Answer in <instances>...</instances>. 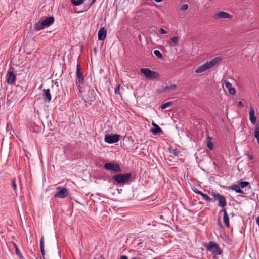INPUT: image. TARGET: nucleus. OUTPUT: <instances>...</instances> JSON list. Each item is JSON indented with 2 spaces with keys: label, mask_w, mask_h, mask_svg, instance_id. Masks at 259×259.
<instances>
[{
  "label": "nucleus",
  "mask_w": 259,
  "mask_h": 259,
  "mask_svg": "<svg viewBox=\"0 0 259 259\" xmlns=\"http://www.w3.org/2000/svg\"><path fill=\"white\" fill-rule=\"evenodd\" d=\"M131 177V173L118 174L113 176L112 179L117 184L122 185L127 183Z\"/></svg>",
  "instance_id": "nucleus-1"
},
{
  "label": "nucleus",
  "mask_w": 259,
  "mask_h": 259,
  "mask_svg": "<svg viewBox=\"0 0 259 259\" xmlns=\"http://www.w3.org/2000/svg\"><path fill=\"white\" fill-rule=\"evenodd\" d=\"M204 246L206 248L208 251L214 255H221L223 253L219 245L214 242L210 241L208 244L205 243Z\"/></svg>",
  "instance_id": "nucleus-2"
},
{
  "label": "nucleus",
  "mask_w": 259,
  "mask_h": 259,
  "mask_svg": "<svg viewBox=\"0 0 259 259\" xmlns=\"http://www.w3.org/2000/svg\"><path fill=\"white\" fill-rule=\"evenodd\" d=\"M83 72V70L80 67L79 64H77L76 66L75 83L80 92H81V89L82 88L84 81Z\"/></svg>",
  "instance_id": "nucleus-3"
},
{
  "label": "nucleus",
  "mask_w": 259,
  "mask_h": 259,
  "mask_svg": "<svg viewBox=\"0 0 259 259\" xmlns=\"http://www.w3.org/2000/svg\"><path fill=\"white\" fill-rule=\"evenodd\" d=\"M211 195L213 197L214 201H218V206L221 207L222 209H225V207L227 205V202L225 196L215 191H212Z\"/></svg>",
  "instance_id": "nucleus-4"
},
{
  "label": "nucleus",
  "mask_w": 259,
  "mask_h": 259,
  "mask_svg": "<svg viewBox=\"0 0 259 259\" xmlns=\"http://www.w3.org/2000/svg\"><path fill=\"white\" fill-rule=\"evenodd\" d=\"M140 72L146 77L150 79H154L160 76V75L158 72L151 71L148 68H142L140 69Z\"/></svg>",
  "instance_id": "nucleus-5"
},
{
  "label": "nucleus",
  "mask_w": 259,
  "mask_h": 259,
  "mask_svg": "<svg viewBox=\"0 0 259 259\" xmlns=\"http://www.w3.org/2000/svg\"><path fill=\"white\" fill-rule=\"evenodd\" d=\"M103 167L107 170L111 171L115 173H118L121 171V169L118 163L114 162L105 163Z\"/></svg>",
  "instance_id": "nucleus-6"
},
{
  "label": "nucleus",
  "mask_w": 259,
  "mask_h": 259,
  "mask_svg": "<svg viewBox=\"0 0 259 259\" xmlns=\"http://www.w3.org/2000/svg\"><path fill=\"white\" fill-rule=\"evenodd\" d=\"M56 190L58 191L54 196L55 198L63 199L67 197L69 195V191L66 188L58 186L56 188Z\"/></svg>",
  "instance_id": "nucleus-7"
},
{
  "label": "nucleus",
  "mask_w": 259,
  "mask_h": 259,
  "mask_svg": "<svg viewBox=\"0 0 259 259\" xmlns=\"http://www.w3.org/2000/svg\"><path fill=\"white\" fill-rule=\"evenodd\" d=\"M16 74L14 73L13 68H10L6 74V81L8 84H13L16 80Z\"/></svg>",
  "instance_id": "nucleus-8"
},
{
  "label": "nucleus",
  "mask_w": 259,
  "mask_h": 259,
  "mask_svg": "<svg viewBox=\"0 0 259 259\" xmlns=\"http://www.w3.org/2000/svg\"><path fill=\"white\" fill-rule=\"evenodd\" d=\"M120 135L118 134L110 135L106 134L105 136V141L109 144H113L116 143L119 140Z\"/></svg>",
  "instance_id": "nucleus-9"
},
{
  "label": "nucleus",
  "mask_w": 259,
  "mask_h": 259,
  "mask_svg": "<svg viewBox=\"0 0 259 259\" xmlns=\"http://www.w3.org/2000/svg\"><path fill=\"white\" fill-rule=\"evenodd\" d=\"M41 20L45 27H48L54 23L55 19L53 16H50L44 18H42Z\"/></svg>",
  "instance_id": "nucleus-10"
},
{
  "label": "nucleus",
  "mask_w": 259,
  "mask_h": 259,
  "mask_svg": "<svg viewBox=\"0 0 259 259\" xmlns=\"http://www.w3.org/2000/svg\"><path fill=\"white\" fill-rule=\"evenodd\" d=\"M43 101L45 103H49L51 101L52 96L50 89H44L42 95Z\"/></svg>",
  "instance_id": "nucleus-11"
},
{
  "label": "nucleus",
  "mask_w": 259,
  "mask_h": 259,
  "mask_svg": "<svg viewBox=\"0 0 259 259\" xmlns=\"http://www.w3.org/2000/svg\"><path fill=\"white\" fill-rule=\"evenodd\" d=\"M215 19H220V18H229L231 19L232 18V16H231L230 14L227 12H225L223 11L219 12L218 13L215 14L214 16Z\"/></svg>",
  "instance_id": "nucleus-12"
},
{
  "label": "nucleus",
  "mask_w": 259,
  "mask_h": 259,
  "mask_svg": "<svg viewBox=\"0 0 259 259\" xmlns=\"http://www.w3.org/2000/svg\"><path fill=\"white\" fill-rule=\"evenodd\" d=\"M249 114L251 123L253 125L255 124L256 123V117L255 115V111L252 106L249 108Z\"/></svg>",
  "instance_id": "nucleus-13"
},
{
  "label": "nucleus",
  "mask_w": 259,
  "mask_h": 259,
  "mask_svg": "<svg viewBox=\"0 0 259 259\" xmlns=\"http://www.w3.org/2000/svg\"><path fill=\"white\" fill-rule=\"evenodd\" d=\"M211 68L208 62L204 63V64L199 66L196 70H195V72L197 73H200L203 72L207 70L208 69Z\"/></svg>",
  "instance_id": "nucleus-14"
},
{
  "label": "nucleus",
  "mask_w": 259,
  "mask_h": 259,
  "mask_svg": "<svg viewBox=\"0 0 259 259\" xmlns=\"http://www.w3.org/2000/svg\"><path fill=\"white\" fill-rule=\"evenodd\" d=\"M223 212V222L225 225L227 227H229V215L227 213V212L226 211V209H222L220 211V213Z\"/></svg>",
  "instance_id": "nucleus-15"
},
{
  "label": "nucleus",
  "mask_w": 259,
  "mask_h": 259,
  "mask_svg": "<svg viewBox=\"0 0 259 259\" xmlns=\"http://www.w3.org/2000/svg\"><path fill=\"white\" fill-rule=\"evenodd\" d=\"M107 35V31L104 28H101L98 34V39L100 41H103L105 39Z\"/></svg>",
  "instance_id": "nucleus-16"
},
{
  "label": "nucleus",
  "mask_w": 259,
  "mask_h": 259,
  "mask_svg": "<svg viewBox=\"0 0 259 259\" xmlns=\"http://www.w3.org/2000/svg\"><path fill=\"white\" fill-rule=\"evenodd\" d=\"M87 98L89 101L93 102L96 99V93L93 89H89L87 95Z\"/></svg>",
  "instance_id": "nucleus-17"
},
{
  "label": "nucleus",
  "mask_w": 259,
  "mask_h": 259,
  "mask_svg": "<svg viewBox=\"0 0 259 259\" xmlns=\"http://www.w3.org/2000/svg\"><path fill=\"white\" fill-rule=\"evenodd\" d=\"M222 60V57H216L214 58L213 59H211L209 62H207L208 64L209 65L210 68L213 67L216 64L219 63L220 61H221Z\"/></svg>",
  "instance_id": "nucleus-18"
},
{
  "label": "nucleus",
  "mask_w": 259,
  "mask_h": 259,
  "mask_svg": "<svg viewBox=\"0 0 259 259\" xmlns=\"http://www.w3.org/2000/svg\"><path fill=\"white\" fill-rule=\"evenodd\" d=\"M230 189L233 190L235 191L236 192L242 194H244L245 193L243 190H242L241 189H240V187L239 186V185H236L234 184L232 185L231 187H229Z\"/></svg>",
  "instance_id": "nucleus-19"
},
{
  "label": "nucleus",
  "mask_w": 259,
  "mask_h": 259,
  "mask_svg": "<svg viewBox=\"0 0 259 259\" xmlns=\"http://www.w3.org/2000/svg\"><path fill=\"white\" fill-rule=\"evenodd\" d=\"M150 131L154 135H159L163 132L162 129L158 125L153 128H151Z\"/></svg>",
  "instance_id": "nucleus-20"
},
{
  "label": "nucleus",
  "mask_w": 259,
  "mask_h": 259,
  "mask_svg": "<svg viewBox=\"0 0 259 259\" xmlns=\"http://www.w3.org/2000/svg\"><path fill=\"white\" fill-rule=\"evenodd\" d=\"M205 142L208 148L210 150H212L214 145L212 141V138L209 136L207 137Z\"/></svg>",
  "instance_id": "nucleus-21"
},
{
  "label": "nucleus",
  "mask_w": 259,
  "mask_h": 259,
  "mask_svg": "<svg viewBox=\"0 0 259 259\" xmlns=\"http://www.w3.org/2000/svg\"><path fill=\"white\" fill-rule=\"evenodd\" d=\"M45 28L44 25L41 21V20H39L38 21L35 25L34 29L37 31L41 30Z\"/></svg>",
  "instance_id": "nucleus-22"
},
{
  "label": "nucleus",
  "mask_w": 259,
  "mask_h": 259,
  "mask_svg": "<svg viewBox=\"0 0 259 259\" xmlns=\"http://www.w3.org/2000/svg\"><path fill=\"white\" fill-rule=\"evenodd\" d=\"M254 136L256 138L257 143L259 144V123H257L254 127Z\"/></svg>",
  "instance_id": "nucleus-23"
},
{
  "label": "nucleus",
  "mask_w": 259,
  "mask_h": 259,
  "mask_svg": "<svg viewBox=\"0 0 259 259\" xmlns=\"http://www.w3.org/2000/svg\"><path fill=\"white\" fill-rule=\"evenodd\" d=\"M176 89H177V85L176 84H172L170 85H166L163 88L162 92H166L169 90H175Z\"/></svg>",
  "instance_id": "nucleus-24"
},
{
  "label": "nucleus",
  "mask_w": 259,
  "mask_h": 259,
  "mask_svg": "<svg viewBox=\"0 0 259 259\" xmlns=\"http://www.w3.org/2000/svg\"><path fill=\"white\" fill-rule=\"evenodd\" d=\"M238 185L240 189H243L249 185V183L248 182L240 181L238 182Z\"/></svg>",
  "instance_id": "nucleus-25"
},
{
  "label": "nucleus",
  "mask_w": 259,
  "mask_h": 259,
  "mask_svg": "<svg viewBox=\"0 0 259 259\" xmlns=\"http://www.w3.org/2000/svg\"><path fill=\"white\" fill-rule=\"evenodd\" d=\"M11 186L13 189V190L14 191L15 194L16 195H17V184H16V179L15 178H14L11 181Z\"/></svg>",
  "instance_id": "nucleus-26"
},
{
  "label": "nucleus",
  "mask_w": 259,
  "mask_h": 259,
  "mask_svg": "<svg viewBox=\"0 0 259 259\" xmlns=\"http://www.w3.org/2000/svg\"><path fill=\"white\" fill-rule=\"evenodd\" d=\"M71 3L75 6H79L83 3L84 0H70Z\"/></svg>",
  "instance_id": "nucleus-27"
},
{
  "label": "nucleus",
  "mask_w": 259,
  "mask_h": 259,
  "mask_svg": "<svg viewBox=\"0 0 259 259\" xmlns=\"http://www.w3.org/2000/svg\"><path fill=\"white\" fill-rule=\"evenodd\" d=\"M201 196L203 197V198L206 200L208 202H210L212 201V199L207 194H205L204 193H202L201 194Z\"/></svg>",
  "instance_id": "nucleus-28"
},
{
  "label": "nucleus",
  "mask_w": 259,
  "mask_h": 259,
  "mask_svg": "<svg viewBox=\"0 0 259 259\" xmlns=\"http://www.w3.org/2000/svg\"><path fill=\"white\" fill-rule=\"evenodd\" d=\"M172 105H173V102H171V101L167 102H166V103L163 104L161 105V108L162 109H165L166 108H167V107H168L169 106H171Z\"/></svg>",
  "instance_id": "nucleus-29"
},
{
  "label": "nucleus",
  "mask_w": 259,
  "mask_h": 259,
  "mask_svg": "<svg viewBox=\"0 0 259 259\" xmlns=\"http://www.w3.org/2000/svg\"><path fill=\"white\" fill-rule=\"evenodd\" d=\"M153 54L154 55H155L156 57H157L159 59H162L163 58V56L161 52L157 50H154L153 51Z\"/></svg>",
  "instance_id": "nucleus-30"
},
{
  "label": "nucleus",
  "mask_w": 259,
  "mask_h": 259,
  "mask_svg": "<svg viewBox=\"0 0 259 259\" xmlns=\"http://www.w3.org/2000/svg\"><path fill=\"white\" fill-rule=\"evenodd\" d=\"M15 252L21 259H24L18 247H16Z\"/></svg>",
  "instance_id": "nucleus-31"
},
{
  "label": "nucleus",
  "mask_w": 259,
  "mask_h": 259,
  "mask_svg": "<svg viewBox=\"0 0 259 259\" xmlns=\"http://www.w3.org/2000/svg\"><path fill=\"white\" fill-rule=\"evenodd\" d=\"M171 153H172V154L175 156L178 157L180 154V151L178 149L175 148L172 150V151L171 152Z\"/></svg>",
  "instance_id": "nucleus-32"
},
{
  "label": "nucleus",
  "mask_w": 259,
  "mask_h": 259,
  "mask_svg": "<svg viewBox=\"0 0 259 259\" xmlns=\"http://www.w3.org/2000/svg\"><path fill=\"white\" fill-rule=\"evenodd\" d=\"M224 84H225L226 88L228 90L232 87V84L227 80H225L224 81Z\"/></svg>",
  "instance_id": "nucleus-33"
},
{
  "label": "nucleus",
  "mask_w": 259,
  "mask_h": 259,
  "mask_svg": "<svg viewBox=\"0 0 259 259\" xmlns=\"http://www.w3.org/2000/svg\"><path fill=\"white\" fill-rule=\"evenodd\" d=\"M228 92L231 95H234L236 94V90L234 87H231V88L229 89Z\"/></svg>",
  "instance_id": "nucleus-34"
},
{
  "label": "nucleus",
  "mask_w": 259,
  "mask_h": 259,
  "mask_svg": "<svg viewBox=\"0 0 259 259\" xmlns=\"http://www.w3.org/2000/svg\"><path fill=\"white\" fill-rule=\"evenodd\" d=\"M171 42L175 44H177L178 43L179 38L177 36H174L171 38Z\"/></svg>",
  "instance_id": "nucleus-35"
},
{
  "label": "nucleus",
  "mask_w": 259,
  "mask_h": 259,
  "mask_svg": "<svg viewBox=\"0 0 259 259\" xmlns=\"http://www.w3.org/2000/svg\"><path fill=\"white\" fill-rule=\"evenodd\" d=\"M188 8V5L187 4H183L181 6L180 8V10L185 11L187 10Z\"/></svg>",
  "instance_id": "nucleus-36"
},
{
  "label": "nucleus",
  "mask_w": 259,
  "mask_h": 259,
  "mask_svg": "<svg viewBox=\"0 0 259 259\" xmlns=\"http://www.w3.org/2000/svg\"><path fill=\"white\" fill-rule=\"evenodd\" d=\"M40 248H44V237H42L40 240Z\"/></svg>",
  "instance_id": "nucleus-37"
},
{
  "label": "nucleus",
  "mask_w": 259,
  "mask_h": 259,
  "mask_svg": "<svg viewBox=\"0 0 259 259\" xmlns=\"http://www.w3.org/2000/svg\"><path fill=\"white\" fill-rule=\"evenodd\" d=\"M245 155L247 156L249 160H252L253 159V154H251L247 152L245 154Z\"/></svg>",
  "instance_id": "nucleus-38"
},
{
  "label": "nucleus",
  "mask_w": 259,
  "mask_h": 259,
  "mask_svg": "<svg viewBox=\"0 0 259 259\" xmlns=\"http://www.w3.org/2000/svg\"><path fill=\"white\" fill-rule=\"evenodd\" d=\"M120 85H118L114 90V93L115 94L117 95L120 94L119 92Z\"/></svg>",
  "instance_id": "nucleus-39"
},
{
  "label": "nucleus",
  "mask_w": 259,
  "mask_h": 259,
  "mask_svg": "<svg viewBox=\"0 0 259 259\" xmlns=\"http://www.w3.org/2000/svg\"><path fill=\"white\" fill-rule=\"evenodd\" d=\"M159 32L161 34H165L167 33V31L165 30L163 28H160L159 30Z\"/></svg>",
  "instance_id": "nucleus-40"
},
{
  "label": "nucleus",
  "mask_w": 259,
  "mask_h": 259,
  "mask_svg": "<svg viewBox=\"0 0 259 259\" xmlns=\"http://www.w3.org/2000/svg\"><path fill=\"white\" fill-rule=\"evenodd\" d=\"M194 192L198 194H199L200 195H201V194H202V192L199 191V190H198L197 189L195 188L194 190Z\"/></svg>",
  "instance_id": "nucleus-41"
},
{
  "label": "nucleus",
  "mask_w": 259,
  "mask_h": 259,
  "mask_svg": "<svg viewBox=\"0 0 259 259\" xmlns=\"http://www.w3.org/2000/svg\"><path fill=\"white\" fill-rule=\"evenodd\" d=\"M40 251H41V254H42V256H45V252L44 248H40Z\"/></svg>",
  "instance_id": "nucleus-42"
},
{
  "label": "nucleus",
  "mask_w": 259,
  "mask_h": 259,
  "mask_svg": "<svg viewBox=\"0 0 259 259\" xmlns=\"http://www.w3.org/2000/svg\"><path fill=\"white\" fill-rule=\"evenodd\" d=\"M238 106L240 107H243V103L241 101L238 102Z\"/></svg>",
  "instance_id": "nucleus-43"
},
{
  "label": "nucleus",
  "mask_w": 259,
  "mask_h": 259,
  "mask_svg": "<svg viewBox=\"0 0 259 259\" xmlns=\"http://www.w3.org/2000/svg\"><path fill=\"white\" fill-rule=\"evenodd\" d=\"M120 259H128L127 257L125 255H121L120 257Z\"/></svg>",
  "instance_id": "nucleus-44"
},
{
  "label": "nucleus",
  "mask_w": 259,
  "mask_h": 259,
  "mask_svg": "<svg viewBox=\"0 0 259 259\" xmlns=\"http://www.w3.org/2000/svg\"><path fill=\"white\" fill-rule=\"evenodd\" d=\"M152 125L154 127H154H155V126H158V125H157V124H156L155 122H152Z\"/></svg>",
  "instance_id": "nucleus-45"
},
{
  "label": "nucleus",
  "mask_w": 259,
  "mask_h": 259,
  "mask_svg": "<svg viewBox=\"0 0 259 259\" xmlns=\"http://www.w3.org/2000/svg\"><path fill=\"white\" fill-rule=\"evenodd\" d=\"M96 0H92L90 5V7L95 2H96Z\"/></svg>",
  "instance_id": "nucleus-46"
},
{
  "label": "nucleus",
  "mask_w": 259,
  "mask_h": 259,
  "mask_svg": "<svg viewBox=\"0 0 259 259\" xmlns=\"http://www.w3.org/2000/svg\"><path fill=\"white\" fill-rule=\"evenodd\" d=\"M156 2H162L163 0H154Z\"/></svg>",
  "instance_id": "nucleus-47"
},
{
  "label": "nucleus",
  "mask_w": 259,
  "mask_h": 259,
  "mask_svg": "<svg viewBox=\"0 0 259 259\" xmlns=\"http://www.w3.org/2000/svg\"><path fill=\"white\" fill-rule=\"evenodd\" d=\"M13 245H14V247H15V249H16V247H18V246H17V245H16V244H15V243H14V244H13Z\"/></svg>",
  "instance_id": "nucleus-48"
},
{
  "label": "nucleus",
  "mask_w": 259,
  "mask_h": 259,
  "mask_svg": "<svg viewBox=\"0 0 259 259\" xmlns=\"http://www.w3.org/2000/svg\"><path fill=\"white\" fill-rule=\"evenodd\" d=\"M100 257L101 258V259H104V257L103 256V255H100Z\"/></svg>",
  "instance_id": "nucleus-49"
},
{
  "label": "nucleus",
  "mask_w": 259,
  "mask_h": 259,
  "mask_svg": "<svg viewBox=\"0 0 259 259\" xmlns=\"http://www.w3.org/2000/svg\"><path fill=\"white\" fill-rule=\"evenodd\" d=\"M96 51H97V48H96V47H95V48L94 49V51L95 52H96Z\"/></svg>",
  "instance_id": "nucleus-50"
},
{
  "label": "nucleus",
  "mask_w": 259,
  "mask_h": 259,
  "mask_svg": "<svg viewBox=\"0 0 259 259\" xmlns=\"http://www.w3.org/2000/svg\"><path fill=\"white\" fill-rule=\"evenodd\" d=\"M40 259H45V256L41 257Z\"/></svg>",
  "instance_id": "nucleus-51"
},
{
  "label": "nucleus",
  "mask_w": 259,
  "mask_h": 259,
  "mask_svg": "<svg viewBox=\"0 0 259 259\" xmlns=\"http://www.w3.org/2000/svg\"><path fill=\"white\" fill-rule=\"evenodd\" d=\"M218 224H219L220 225V220H219L218 221Z\"/></svg>",
  "instance_id": "nucleus-52"
},
{
  "label": "nucleus",
  "mask_w": 259,
  "mask_h": 259,
  "mask_svg": "<svg viewBox=\"0 0 259 259\" xmlns=\"http://www.w3.org/2000/svg\"><path fill=\"white\" fill-rule=\"evenodd\" d=\"M132 259H136L135 257H133Z\"/></svg>",
  "instance_id": "nucleus-53"
},
{
  "label": "nucleus",
  "mask_w": 259,
  "mask_h": 259,
  "mask_svg": "<svg viewBox=\"0 0 259 259\" xmlns=\"http://www.w3.org/2000/svg\"><path fill=\"white\" fill-rule=\"evenodd\" d=\"M94 259H97V258H96V257H95L94 258Z\"/></svg>",
  "instance_id": "nucleus-54"
}]
</instances>
